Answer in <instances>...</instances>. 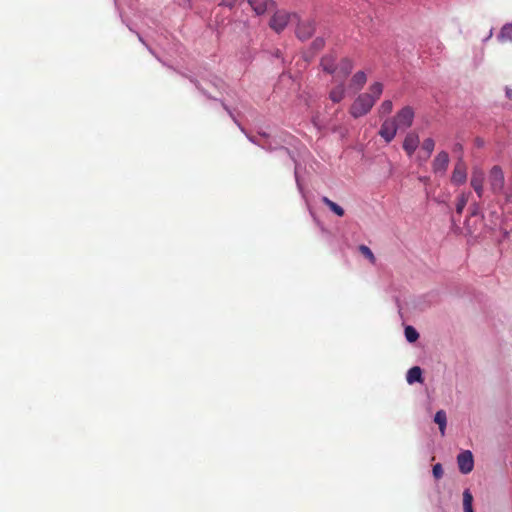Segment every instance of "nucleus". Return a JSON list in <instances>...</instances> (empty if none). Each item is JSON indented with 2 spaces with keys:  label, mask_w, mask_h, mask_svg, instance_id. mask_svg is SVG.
Wrapping results in <instances>:
<instances>
[{
  "label": "nucleus",
  "mask_w": 512,
  "mask_h": 512,
  "mask_svg": "<svg viewBox=\"0 0 512 512\" xmlns=\"http://www.w3.org/2000/svg\"><path fill=\"white\" fill-rule=\"evenodd\" d=\"M383 92V85L376 82L371 85L370 93H363L359 95L350 107V114L354 118L366 115L373 107L376 100Z\"/></svg>",
  "instance_id": "f257e3e1"
},
{
  "label": "nucleus",
  "mask_w": 512,
  "mask_h": 512,
  "mask_svg": "<svg viewBox=\"0 0 512 512\" xmlns=\"http://www.w3.org/2000/svg\"><path fill=\"white\" fill-rule=\"evenodd\" d=\"M292 18H295V15L292 16L286 11H277L272 16L269 25L275 32L280 33L291 22Z\"/></svg>",
  "instance_id": "f03ea898"
},
{
  "label": "nucleus",
  "mask_w": 512,
  "mask_h": 512,
  "mask_svg": "<svg viewBox=\"0 0 512 512\" xmlns=\"http://www.w3.org/2000/svg\"><path fill=\"white\" fill-rule=\"evenodd\" d=\"M489 184L494 193H500L505 184L504 173L499 166H494L489 172Z\"/></svg>",
  "instance_id": "7ed1b4c3"
},
{
  "label": "nucleus",
  "mask_w": 512,
  "mask_h": 512,
  "mask_svg": "<svg viewBox=\"0 0 512 512\" xmlns=\"http://www.w3.org/2000/svg\"><path fill=\"white\" fill-rule=\"evenodd\" d=\"M457 464L461 473H470L474 468V458L472 452L465 450L459 453L457 456Z\"/></svg>",
  "instance_id": "20e7f679"
},
{
  "label": "nucleus",
  "mask_w": 512,
  "mask_h": 512,
  "mask_svg": "<svg viewBox=\"0 0 512 512\" xmlns=\"http://www.w3.org/2000/svg\"><path fill=\"white\" fill-rule=\"evenodd\" d=\"M414 112L410 107H405L398 112L394 121L399 129H407L412 125Z\"/></svg>",
  "instance_id": "39448f33"
},
{
  "label": "nucleus",
  "mask_w": 512,
  "mask_h": 512,
  "mask_svg": "<svg viewBox=\"0 0 512 512\" xmlns=\"http://www.w3.org/2000/svg\"><path fill=\"white\" fill-rule=\"evenodd\" d=\"M449 164V155L445 151L439 152L433 162L432 169L435 174L444 175Z\"/></svg>",
  "instance_id": "423d86ee"
},
{
  "label": "nucleus",
  "mask_w": 512,
  "mask_h": 512,
  "mask_svg": "<svg viewBox=\"0 0 512 512\" xmlns=\"http://www.w3.org/2000/svg\"><path fill=\"white\" fill-rule=\"evenodd\" d=\"M398 129L399 128L394 119H387L383 122L379 134L386 142H391Z\"/></svg>",
  "instance_id": "0eeeda50"
},
{
  "label": "nucleus",
  "mask_w": 512,
  "mask_h": 512,
  "mask_svg": "<svg viewBox=\"0 0 512 512\" xmlns=\"http://www.w3.org/2000/svg\"><path fill=\"white\" fill-rule=\"evenodd\" d=\"M484 180H485V174L484 172L479 168H474L471 175V186L477 193L479 197H482L484 192Z\"/></svg>",
  "instance_id": "6e6552de"
},
{
  "label": "nucleus",
  "mask_w": 512,
  "mask_h": 512,
  "mask_svg": "<svg viewBox=\"0 0 512 512\" xmlns=\"http://www.w3.org/2000/svg\"><path fill=\"white\" fill-rule=\"evenodd\" d=\"M467 180V168L466 165L462 161H458L453 169L451 175V182L454 185H462Z\"/></svg>",
  "instance_id": "1a4fd4ad"
},
{
  "label": "nucleus",
  "mask_w": 512,
  "mask_h": 512,
  "mask_svg": "<svg viewBox=\"0 0 512 512\" xmlns=\"http://www.w3.org/2000/svg\"><path fill=\"white\" fill-rule=\"evenodd\" d=\"M353 64L349 59H342L335 67L336 72L334 73L335 80H342L349 75L352 71Z\"/></svg>",
  "instance_id": "9d476101"
},
{
  "label": "nucleus",
  "mask_w": 512,
  "mask_h": 512,
  "mask_svg": "<svg viewBox=\"0 0 512 512\" xmlns=\"http://www.w3.org/2000/svg\"><path fill=\"white\" fill-rule=\"evenodd\" d=\"M420 143L419 136L415 133H409L406 135L403 142V149L409 157H411Z\"/></svg>",
  "instance_id": "9b49d317"
},
{
  "label": "nucleus",
  "mask_w": 512,
  "mask_h": 512,
  "mask_svg": "<svg viewBox=\"0 0 512 512\" xmlns=\"http://www.w3.org/2000/svg\"><path fill=\"white\" fill-rule=\"evenodd\" d=\"M435 147V142L432 138H426L421 145V152L417 156V161L422 164L428 160Z\"/></svg>",
  "instance_id": "f8f14e48"
},
{
  "label": "nucleus",
  "mask_w": 512,
  "mask_h": 512,
  "mask_svg": "<svg viewBox=\"0 0 512 512\" xmlns=\"http://www.w3.org/2000/svg\"><path fill=\"white\" fill-rule=\"evenodd\" d=\"M314 33V24L307 20V21H302L298 24V27H297V30H296V34L298 36V38L302 39V40H305V39H308L309 37H311Z\"/></svg>",
  "instance_id": "ddd939ff"
},
{
  "label": "nucleus",
  "mask_w": 512,
  "mask_h": 512,
  "mask_svg": "<svg viewBox=\"0 0 512 512\" xmlns=\"http://www.w3.org/2000/svg\"><path fill=\"white\" fill-rule=\"evenodd\" d=\"M406 380L409 384L421 383L423 381L421 368L418 366L410 368L407 372Z\"/></svg>",
  "instance_id": "4468645a"
},
{
  "label": "nucleus",
  "mask_w": 512,
  "mask_h": 512,
  "mask_svg": "<svg viewBox=\"0 0 512 512\" xmlns=\"http://www.w3.org/2000/svg\"><path fill=\"white\" fill-rule=\"evenodd\" d=\"M434 422L439 426V431L442 436L445 435L447 425V415L444 410H439L434 416Z\"/></svg>",
  "instance_id": "2eb2a0df"
},
{
  "label": "nucleus",
  "mask_w": 512,
  "mask_h": 512,
  "mask_svg": "<svg viewBox=\"0 0 512 512\" xmlns=\"http://www.w3.org/2000/svg\"><path fill=\"white\" fill-rule=\"evenodd\" d=\"M322 69L334 76L336 72L335 67L337 64L335 63V58L332 55H328L322 58L321 60Z\"/></svg>",
  "instance_id": "dca6fc26"
},
{
  "label": "nucleus",
  "mask_w": 512,
  "mask_h": 512,
  "mask_svg": "<svg viewBox=\"0 0 512 512\" xmlns=\"http://www.w3.org/2000/svg\"><path fill=\"white\" fill-rule=\"evenodd\" d=\"M366 74L363 71H359L351 79V87L355 90L361 89L366 83Z\"/></svg>",
  "instance_id": "f3484780"
},
{
  "label": "nucleus",
  "mask_w": 512,
  "mask_h": 512,
  "mask_svg": "<svg viewBox=\"0 0 512 512\" xmlns=\"http://www.w3.org/2000/svg\"><path fill=\"white\" fill-rule=\"evenodd\" d=\"M322 201L337 216L342 217L344 215V209L328 197H323Z\"/></svg>",
  "instance_id": "a211bd4d"
},
{
  "label": "nucleus",
  "mask_w": 512,
  "mask_h": 512,
  "mask_svg": "<svg viewBox=\"0 0 512 512\" xmlns=\"http://www.w3.org/2000/svg\"><path fill=\"white\" fill-rule=\"evenodd\" d=\"M498 39L501 42H512V24H506L501 28Z\"/></svg>",
  "instance_id": "6ab92c4d"
},
{
  "label": "nucleus",
  "mask_w": 512,
  "mask_h": 512,
  "mask_svg": "<svg viewBox=\"0 0 512 512\" xmlns=\"http://www.w3.org/2000/svg\"><path fill=\"white\" fill-rule=\"evenodd\" d=\"M249 4L257 15H261L267 10V2L265 0H249Z\"/></svg>",
  "instance_id": "aec40b11"
},
{
  "label": "nucleus",
  "mask_w": 512,
  "mask_h": 512,
  "mask_svg": "<svg viewBox=\"0 0 512 512\" xmlns=\"http://www.w3.org/2000/svg\"><path fill=\"white\" fill-rule=\"evenodd\" d=\"M473 496L469 489L464 490L463 492V509L464 512H474L473 511Z\"/></svg>",
  "instance_id": "412c9836"
},
{
  "label": "nucleus",
  "mask_w": 512,
  "mask_h": 512,
  "mask_svg": "<svg viewBox=\"0 0 512 512\" xmlns=\"http://www.w3.org/2000/svg\"><path fill=\"white\" fill-rule=\"evenodd\" d=\"M344 95L345 89L343 85H339L330 92V99L333 102H340L344 98Z\"/></svg>",
  "instance_id": "4be33fe9"
},
{
  "label": "nucleus",
  "mask_w": 512,
  "mask_h": 512,
  "mask_svg": "<svg viewBox=\"0 0 512 512\" xmlns=\"http://www.w3.org/2000/svg\"><path fill=\"white\" fill-rule=\"evenodd\" d=\"M404 332L406 340L410 343L417 341V339L419 338V333L412 326H406Z\"/></svg>",
  "instance_id": "5701e85b"
},
{
  "label": "nucleus",
  "mask_w": 512,
  "mask_h": 512,
  "mask_svg": "<svg viewBox=\"0 0 512 512\" xmlns=\"http://www.w3.org/2000/svg\"><path fill=\"white\" fill-rule=\"evenodd\" d=\"M468 199H469V193H462L459 197H458V201H457V204H456V211L458 213H462L463 209L465 208L467 202H468Z\"/></svg>",
  "instance_id": "b1692460"
},
{
  "label": "nucleus",
  "mask_w": 512,
  "mask_h": 512,
  "mask_svg": "<svg viewBox=\"0 0 512 512\" xmlns=\"http://www.w3.org/2000/svg\"><path fill=\"white\" fill-rule=\"evenodd\" d=\"M359 251H360V252H361V254H362L365 258H367V259H368L372 264H374V263H375L376 258H375V256H374L373 252L371 251V249H370L369 247H367V246H365V245H361V246L359 247Z\"/></svg>",
  "instance_id": "393cba45"
},
{
  "label": "nucleus",
  "mask_w": 512,
  "mask_h": 512,
  "mask_svg": "<svg viewBox=\"0 0 512 512\" xmlns=\"http://www.w3.org/2000/svg\"><path fill=\"white\" fill-rule=\"evenodd\" d=\"M392 107H393L392 102H391V101H389V100H386V101H384V102L381 104V106H380V108H379V112H380L381 114H383V115H385V114H389V113L392 111Z\"/></svg>",
  "instance_id": "a878e982"
},
{
  "label": "nucleus",
  "mask_w": 512,
  "mask_h": 512,
  "mask_svg": "<svg viewBox=\"0 0 512 512\" xmlns=\"http://www.w3.org/2000/svg\"><path fill=\"white\" fill-rule=\"evenodd\" d=\"M432 472H433V476L436 479H440L443 476V468H442L441 464H439V463L435 464L433 466Z\"/></svg>",
  "instance_id": "bb28decb"
},
{
  "label": "nucleus",
  "mask_w": 512,
  "mask_h": 512,
  "mask_svg": "<svg viewBox=\"0 0 512 512\" xmlns=\"http://www.w3.org/2000/svg\"><path fill=\"white\" fill-rule=\"evenodd\" d=\"M244 0H223L222 4L229 8H232L238 4H241Z\"/></svg>",
  "instance_id": "cd10ccee"
},
{
  "label": "nucleus",
  "mask_w": 512,
  "mask_h": 512,
  "mask_svg": "<svg viewBox=\"0 0 512 512\" xmlns=\"http://www.w3.org/2000/svg\"><path fill=\"white\" fill-rule=\"evenodd\" d=\"M506 95L509 99H512V89L506 88Z\"/></svg>",
  "instance_id": "c85d7f7f"
},
{
  "label": "nucleus",
  "mask_w": 512,
  "mask_h": 512,
  "mask_svg": "<svg viewBox=\"0 0 512 512\" xmlns=\"http://www.w3.org/2000/svg\"><path fill=\"white\" fill-rule=\"evenodd\" d=\"M507 200L512 201V196H508Z\"/></svg>",
  "instance_id": "c756f323"
}]
</instances>
